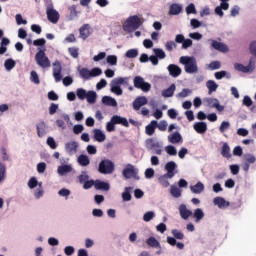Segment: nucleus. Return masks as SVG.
Listing matches in <instances>:
<instances>
[{
    "label": "nucleus",
    "mask_w": 256,
    "mask_h": 256,
    "mask_svg": "<svg viewBox=\"0 0 256 256\" xmlns=\"http://www.w3.org/2000/svg\"><path fill=\"white\" fill-rule=\"evenodd\" d=\"M179 63L184 65L185 73L193 75V73H197L199 71V67L197 66V59H195L193 56H181L179 58Z\"/></svg>",
    "instance_id": "1"
},
{
    "label": "nucleus",
    "mask_w": 256,
    "mask_h": 256,
    "mask_svg": "<svg viewBox=\"0 0 256 256\" xmlns=\"http://www.w3.org/2000/svg\"><path fill=\"white\" fill-rule=\"evenodd\" d=\"M35 61L37 66L41 67V69H49V67H51V60H49V57L45 54V50H39L36 53Z\"/></svg>",
    "instance_id": "2"
},
{
    "label": "nucleus",
    "mask_w": 256,
    "mask_h": 256,
    "mask_svg": "<svg viewBox=\"0 0 256 256\" xmlns=\"http://www.w3.org/2000/svg\"><path fill=\"white\" fill-rule=\"evenodd\" d=\"M98 171L102 175H111L115 171V163L109 159H104L99 163Z\"/></svg>",
    "instance_id": "3"
},
{
    "label": "nucleus",
    "mask_w": 256,
    "mask_h": 256,
    "mask_svg": "<svg viewBox=\"0 0 256 256\" xmlns=\"http://www.w3.org/2000/svg\"><path fill=\"white\" fill-rule=\"evenodd\" d=\"M122 175L126 179H136L139 181L141 178L139 177V169H137L132 164H127L124 170L122 171Z\"/></svg>",
    "instance_id": "4"
},
{
    "label": "nucleus",
    "mask_w": 256,
    "mask_h": 256,
    "mask_svg": "<svg viewBox=\"0 0 256 256\" xmlns=\"http://www.w3.org/2000/svg\"><path fill=\"white\" fill-rule=\"evenodd\" d=\"M141 25H143V22H141V18H139V16H131L126 21L125 31H137Z\"/></svg>",
    "instance_id": "5"
},
{
    "label": "nucleus",
    "mask_w": 256,
    "mask_h": 256,
    "mask_svg": "<svg viewBox=\"0 0 256 256\" xmlns=\"http://www.w3.org/2000/svg\"><path fill=\"white\" fill-rule=\"evenodd\" d=\"M46 15L48 21H50V23H53V25H57V23H59V19L61 16L59 15V12L53 7V3L49 4L46 7Z\"/></svg>",
    "instance_id": "6"
},
{
    "label": "nucleus",
    "mask_w": 256,
    "mask_h": 256,
    "mask_svg": "<svg viewBox=\"0 0 256 256\" xmlns=\"http://www.w3.org/2000/svg\"><path fill=\"white\" fill-rule=\"evenodd\" d=\"M134 87L136 89H141L144 93H148V91H151V85L149 82H145V79L141 76H136L133 79Z\"/></svg>",
    "instance_id": "7"
},
{
    "label": "nucleus",
    "mask_w": 256,
    "mask_h": 256,
    "mask_svg": "<svg viewBox=\"0 0 256 256\" xmlns=\"http://www.w3.org/2000/svg\"><path fill=\"white\" fill-rule=\"evenodd\" d=\"M52 67H53L52 71H53V77L55 79V82L59 83L61 81V79H63V75L61 74V71H63L61 62L56 60L55 62H53Z\"/></svg>",
    "instance_id": "8"
},
{
    "label": "nucleus",
    "mask_w": 256,
    "mask_h": 256,
    "mask_svg": "<svg viewBox=\"0 0 256 256\" xmlns=\"http://www.w3.org/2000/svg\"><path fill=\"white\" fill-rule=\"evenodd\" d=\"M205 103L207 107H210L212 109H217V111H225V106L219 104V99L217 98H206Z\"/></svg>",
    "instance_id": "9"
},
{
    "label": "nucleus",
    "mask_w": 256,
    "mask_h": 256,
    "mask_svg": "<svg viewBox=\"0 0 256 256\" xmlns=\"http://www.w3.org/2000/svg\"><path fill=\"white\" fill-rule=\"evenodd\" d=\"M164 169L166 171V175H169L170 177H175L177 173V163H175V161L167 162L164 166Z\"/></svg>",
    "instance_id": "10"
},
{
    "label": "nucleus",
    "mask_w": 256,
    "mask_h": 256,
    "mask_svg": "<svg viewBox=\"0 0 256 256\" xmlns=\"http://www.w3.org/2000/svg\"><path fill=\"white\" fill-rule=\"evenodd\" d=\"M209 41L211 42V47L216 51H220V53H227V51H229V47L224 43L213 39H210Z\"/></svg>",
    "instance_id": "11"
},
{
    "label": "nucleus",
    "mask_w": 256,
    "mask_h": 256,
    "mask_svg": "<svg viewBox=\"0 0 256 256\" xmlns=\"http://www.w3.org/2000/svg\"><path fill=\"white\" fill-rule=\"evenodd\" d=\"M178 211L180 213L181 219H184V221H187L189 217H193V211L189 210L185 204H181L178 208Z\"/></svg>",
    "instance_id": "12"
},
{
    "label": "nucleus",
    "mask_w": 256,
    "mask_h": 256,
    "mask_svg": "<svg viewBox=\"0 0 256 256\" xmlns=\"http://www.w3.org/2000/svg\"><path fill=\"white\" fill-rule=\"evenodd\" d=\"M167 69H168V72H169V76L174 77L175 79H176V77H179V75H181V73L183 72L181 67H179L175 64L168 65Z\"/></svg>",
    "instance_id": "13"
},
{
    "label": "nucleus",
    "mask_w": 256,
    "mask_h": 256,
    "mask_svg": "<svg viewBox=\"0 0 256 256\" xmlns=\"http://www.w3.org/2000/svg\"><path fill=\"white\" fill-rule=\"evenodd\" d=\"M147 97L145 96H139L133 101V109L134 111H139L143 105H147Z\"/></svg>",
    "instance_id": "14"
},
{
    "label": "nucleus",
    "mask_w": 256,
    "mask_h": 256,
    "mask_svg": "<svg viewBox=\"0 0 256 256\" xmlns=\"http://www.w3.org/2000/svg\"><path fill=\"white\" fill-rule=\"evenodd\" d=\"M79 149V143L72 141L65 144V151L68 155H75Z\"/></svg>",
    "instance_id": "15"
},
{
    "label": "nucleus",
    "mask_w": 256,
    "mask_h": 256,
    "mask_svg": "<svg viewBox=\"0 0 256 256\" xmlns=\"http://www.w3.org/2000/svg\"><path fill=\"white\" fill-rule=\"evenodd\" d=\"M214 205H216L219 209H227L229 207L230 203L229 201L225 200L223 197H215L213 199Z\"/></svg>",
    "instance_id": "16"
},
{
    "label": "nucleus",
    "mask_w": 256,
    "mask_h": 256,
    "mask_svg": "<svg viewBox=\"0 0 256 256\" xmlns=\"http://www.w3.org/2000/svg\"><path fill=\"white\" fill-rule=\"evenodd\" d=\"M71 171H73V166L70 164L61 165L57 168V173L60 177H65V175H67V173H71Z\"/></svg>",
    "instance_id": "17"
},
{
    "label": "nucleus",
    "mask_w": 256,
    "mask_h": 256,
    "mask_svg": "<svg viewBox=\"0 0 256 256\" xmlns=\"http://www.w3.org/2000/svg\"><path fill=\"white\" fill-rule=\"evenodd\" d=\"M93 133L94 141H97L98 143H103V141L107 139V136L105 135V133H103V130L101 129H94Z\"/></svg>",
    "instance_id": "18"
},
{
    "label": "nucleus",
    "mask_w": 256,
    "mask_h": 256,
    "mask_svg": "<svg viewBox=\"0 0 256 256\" xmlns=\"http://www.w3.org/2000/svg\"><path fill=\"white\" fill-rule=\"evenodd\" d=\"M95 189L96 191H109L111 185L108 182H103L101 180H95Z\"/></svg>",
    "instance_id": "19"
},
{
    "label": "nucleus",
    "mask_w": 256,
    "mask_h": 256,
    "mask_svg": "<svg viewBox=\"0 0 256 256\" xmlns=\"http://www.w3.org/2000/svg\"><path fill=\"white\" fill-rule=\"evenodd\" d=\"M161 142H159V141H157V140H155V139H153V138H148V139H146V141H145V147H146V149L148 150V151H151V150H153V149H155V148H159L160 146H159V144H160Z\"/></svg>",
    "instance_id": "20"
},
{
    "label": "nucleus",
    "mask_w": 256,
    "mask_h": 256,
    "mask_svg": "<svg viewBox=\"0 0 256 256\" xmlns=\"http://www.w3.org/2000/svg\"><path fill=\"white\" fill-rule=\"evenodd\" d=\"M77 163L80 165V167H89L91 160L89 159V156L81 154L77 158Z\"/></svg>",
    "instance_id": "21"
},
{
    "label": "nucleus",
    "mask_w": 256,
    "mask_h": 256,
    "mask_svg": "<svg viewBox=\"0 0 256 256\" xmlns=\"http://www.w3.org/2000/svg\"><path fill=\"white\" fill-rule=\"evenodd\" d=\"M38 137H45L47 135V124L40 122L36 125Z\"/></svg>",
    "instance_id": "22"
},
{
    "label": "nucleus",
    "mask_w": 256,
    "mask_h": 256,
    "mask_svg": "<svg viewBox=\"0 0 256 256\" xmlns=\"http://www.w3.org/2000/svg\"><path fill=\"white\" fill-rule=\"evenodd\" d=\"M168 141L175 145L177 143H181V141H183V137L181 136V133L174 132L173 134L168 135Z\"/></svg>",
    "instance_id": "23"
},
{
    "label": "nucleus",
    "mask_w": 256,
    "mask_h": 256,
    "mask_svg": "<svg viewBox=\"0 0 256 256\" xmlns=\"http://www.w3.org/2000/svg\"><path fill=\"white\" fill-rule=\"evenodd\" d=\"M102 103L107 107H117V100L111 96H103Z\"/></svg>",
    "instance_id": "24"
},
{
    "label": "nucleus",
    "mask_w": 256,
    "mask_h": 256,
    "mask_svg": "<svg viewBox=\"0 0 256 256\" xmlns=\"http://www.w3.org/2000/svg\"><path fill=\"white\" fill-rule=\"evenodd\" d=\"M112 118L114 119V123H116V125H123V127H129V120H127V118L119 115H114L112 116Z\"/></svg>",
    "instance_id": "25"
},
{
    "label": "nucleus",
    "mask_w": 256,
    "mask_h": 256,
    "mask_svg": "<svg viewBox=\"0 0 256 256\" xmlns=\"http://www.w3.org/2000/svg\"><path fill=\"white\" fill-rule=\"evenodd\" d=\"M192 216L195 219V223H201V220L205 217V212H203V209L197 208L192 212Z\"/></svg>",
    "instance_id": "26"
},
{
    "label": "nucleus",
    "mask_w": 256,
    "mask_h": 256,
    "mask_svg": "<svg viewBox=\"0 0 256 256\" xmlns=\"http://www.w3.org/2000/svg\"><path fill=\"white\" fill-rule=\"evenodd\" d=\"M110 91L118 96L123 95V89H121V86H119L118 83L113 80L110 82Z\"/></svg>",
    "instance_id": "27"
},
{
    "label": "nucleus",
    "mask_w": 256,
    "mask_h": 256,
    "mask_svg": "<svg viewBox=\"0 0 256 256\" xmlns=\"http://www.w3.org/2000/svg\"><path fill=\"white\" fill-rule=\"evenodd\" d=\"M193 127L196 133L203 134L207 131V123L205 122H196L194 123Z\"/></svg>",
    "instance_id": "28"
},
{
    "label": "nucleus",
    "mask_w": 256,
    "mask_h": 256,
    "mask_svg": "<svg viewBox=\"0 0 256 256\" xmlns=\"http://www.w3.org/2000/svg\"><path fill=\"white\" fill-rule=\"evenodd\" d=\"M206 87L208 89V95L215 93V91H217V89H219V85L214 80H208L206 82Z\"/></svg>",
    "instance_id": "29"
},
{
    "label": "nucleus",
    "mask_w": 256,
    "mask_h": 256,
    "mask_svg": "<svg viewBox=\"0 0 256 256\" xmlns=\"http://www.w3.org/2000/svg\"><path fill=\"white\" fill-rule=\"evenodd\" d=\"M155 129H157V120H152L145 128L146 135L151 137L155 133Z\"/></svg>",
    "instance_id": "30"
},
{
    "label": "nucleus",
    "mask_w": 256,
    "mask_h": 256,
    "mask_svg": "<svg viewBox=\"0 0 256 256\" xmlns=\"http://www.w3.org/2000/svg\"><path fill=\"white\" fill-rule=\"evenodd\" d=\"M190 190L195 195H200V193H203V191H205V185L202 182H198L194 186H190Z\"/></svg>",
    "instance_id": "31"
},
{
    "label": "nucleus",
    "mask_w": 256,
    "mask_h": 256,
    "mask_svg": "<svg viewBox=\"0 0 256 256\" xmlns=\"http://www.w3.org/2000/svg\"><path fill=\"white\" fill-rule=\"evenodd\" d=\"M87 103L90 105H94V103H97V92L90 90L88 91V94L86 95Z\"/></svg>",
    "instance_id": "32"
},
{
    "label": "nucleus",
    "mask_w": 256,
    "mask_h": 256,
    "mask_svg": "<svg viewBox=\"0 0 256 256\" xmlns=\"http://www.w3.org/2000/svg\"><path fill=\"white\" fill-rule=\"evenodd\" d=\"M131 191H133V187L131 186L124 188V192L122 193V200L124 202L131 201V199L133 198L131 196Z\"/></svg>",
    "instance_id": "33"
},
{
    "label": "nucleus",
    "mask_w": 256,
    "mask_h": 256,
    "mask_svg": "<svg viewBox=\"0 0 256 256\" xmlns=\"http://www.w3.org/2000/svg\"><path fill=\"white\" fill-rule=\"evenodd\" d=\"M222 157H225V159H231V148L229 147V144L224 143L221 150Z\"/></svg>",
    "instance_id": "34"
},
{
    "label": "nucleus",
    "mask_w": 256,
    "mask_h": 256,
    "mask_svg": "<svg viewBox=\"0 0 256 256\" xmlns=\"http://www.w3.org/2000/svg\"><path fill=\"white\" fill-rule=\"evenodd\" d=\"M169 179H173V176H169L168 174H164L158 178V181L162 187H169Z\"/></svg>",
    "instance_id": "35"
},
{
    "label": "nucleus",
    "mask_w": 256,
    "mask_h": 256,
    "mask_svg": "<svg viewBox=\"0 0 256 256\" xmlns=\"http://www.w3.org/2000/svg\"><path fill=\"white\" fill-rule=\"evenodd\" d=\"M183 11L181 4H172L170 6L169 15H179Z\"/></svg>",
    "instance_id": "36"
},
{
    "label": "nucleus",
    "mask_w": 256,
    "mask_h": 256,
    "mask_svg": "<svg viewBox=\"0 0 256 256\" xmlns=\"http://www.w3.org/2000/svg\"><path fill=\"white\" fill-rule=\"evenodd\" d=\"M176 86L175 84H171L170 87L162 91V97H173L175 93Z\"/></svg>",
    "instance_id": "37"
},
{
    "label": "nucleus",
    "mask_w": 256,
    "mask_h": 256,
    "mask_svg": "<svg viewBox=\"0 0 256 256\" xmlns=\"http://www.w3.org/2000/svg\"><path fill=\"white\" fill-rule=\"evenodd\" d=\"M79 33H80V38L81 39H87V37H89V24H84L80 29H79Z\"/></svg>",
    "instance_id": "38"
},
{
    "label": "nucleus",
    "mask_w": 256,
    "mask_h": 256,
    "mask_svg": "<svg viewBox=\"0 0 256 256\" xmlns=\"http://www.w3.org/2000/svg\"><path fill=\"white\" fill-rule=\"evenodd\" d=\"M146 243H147V245H149V247H153L154 249H161V243H159L155 239V237L148 238Z\"/></svg>",
    "instance_id": "39"
},
{
    "label": "nucleus",
    "mask_w": 256,
    "mask_h": 256,
    "mask_svg": "<svg viewBox=\"0 0 256 256\" xmlns=\"http://www.w3.org/2000/svg\"><path fill=\"white\" fill-rule=\"evenodd\" d=\"M214 77L217 80H221L224 77H226V79H231V74L225 70L219 71V72H215L214 73Z\"/></svg>",
    "instance_id": "40"
},
{
    "label": "nucleus",
    "mask_w": 256,
    "mask_h": 256,
    "mask_svg": "<svg viewBox=\"0 0 256 256\" xmlns=\"http://www.w3.org/2000/svg\"><path fill=\"white\" fill-rule=\"evenodd\" d=\"M43 195H45V190H43V182H40L39 187L34 191V197L39 200Z\"/></svg>",
    "instance_id": "41"
},
{
    "label": "nucleus",
    "mask_w": 256,
    "mask_h": 256,
    "mask_svg": "<svg viewBox=\"0 0 256 256\" xmlns=\"http://www.w3.org/2000/svg\"><path fill=\"white\" fill-rule=\"evenodd\" d=\"M79 75L82 79H85V81L91 79V71L87 68L80 69Z\"/></svg>",
    "instance_id": "42"
},
{
    "label": "nucleus",
    "mask_w": 256,
    "mask_h": 256,
    "mask_svg": "<svg viewBox=\"0 0 256 256\" xmlns=\"http://www.w3.org/2000/svg\"><path fill=\"white\" fill-rule=\"evenodd\" d=\"M113 82L117 83L119 86L124 85L125 87L129 86V78L128 77H118L112 80Z\"/></svg>",
    "instance_id": "43"
},
{
    "label": "nucleus",
    "mask_w": 256,
    "mask_h": 256,
    "mask_svg": "<svg viewBox=\"0 0 256 256\" xmlns=\"http://www.w3.org/2000/svg\"><path fill=\"white\" fill-rule=\"evenodd\" d=\"M243 162L247 163L248 165H253L256 162V157L253 154H244Z\"/></svg>",
    "instance_id": "44"
},
{
    "label": "nucleus",
    "mask_w": 256,
    "mask_h": 256,
    "mask_svg": "<svg viewBox=\"0 0 256 256\" xmlns=\"http://www.w3.org/2000/svg\"><path fill=\"white\" fill-rule=\"evenodd\" d=\"M87 94V90L83 88H78L76 90V96L78 97V99H80V101H85V99H87Z\"/></svg>",
    "instance_id": "45"
},
{
    "label": "nucleus",
    "mask_w": 256,
    "mask_h": 256,
    "mask_svg": "<svg viewBox=\"0 0 256 256\" xmlns=\"http://www.w3.org/2000/svg\"><path fill=\"white\" fill-rule=\"evenodd\" d=\"M15 65H16L15 60H13L11 58L5 60V62H4V67H5L6 71H12V69H15Z\"/></svg>",
    "instance_id": "46"
},
{
    "label": "nucleus",
    "mask_w": 256,
    "mask_h": 256,
    "mask_svg": "<svg viewBox=\"0 0 256 256\" xmlns=\"http://www.w3.org/2000/svg\"><path fill=\"white\" fill-rule=\"evenodd\" d=\"M170 193L175 199H179V197H181V189L175 185L171 186Z\"/></svg>",
    "instance_id": "47"
},
{
    "label": "nucleus",
    "mask_w": 256,
    "mask_h": 256,
    "mask_svg": "<svg viewBox=\"0 0 256 256\" xmlns=\"http://www.w3.org/2000/svg\"><path fill=\"white\" fill-rule=\"evenodd\" d=\"M164 151H166L167 155H170V157H175L177 155V148L173 145L166 146Z\"/></svg>",
    "instance_id": "48"
},
{
    "label": "nucleus",
    "mask_w": 256,
    "mask_h": 256,
    "mask_svg": "<svg viewBox=\"0 0 256 256\" xmlns=\"http://www.w3.org/2000/svg\"><path fill=\"white\" fill-rule=\"evenodd\" d=\"M79 17V12H77V6L73 5L70 7V15H69V21H73L74 19H77Z\"/></svg>",
    "instance_id": "49"
},
{
    "label": "nucleus",
    "mask_w": 256,
    "mask_h": 256,
    "mask_svg": "<svg viewBox=\"0 0 256 256\" xmlns=\"http://www.w3.org/2000/svg\"><path fill=\"white\" fill-rule=\"evenodd\" d=\"M154 56L158 59H165L167 57V54H165V51L160 48H154L153 49Z\"/></svg>",
    "instance_id": "50"
},
{
    "label": "nucleus",
    "mask_w": 256,
    "mask_h": 256,
    "mask_svg": "<svg viewBox=\"0 0 256 256\" xmlns=\"http://www.w3.org/2000/svg\"><path fill=\"white\" fill-rule=\"evenodd\" d=\"M116 122L115 119L113 118V116L111 117L110 121L107 122L106 124V130L108 131V133H113V131H115V126H116Z\"/></svg>",
    "instance_id": "51"
},
{
    "label": "nucleus",
    "mask_w": 256,
    "mask_h": 256,
    "mask_svg": "<svg viewBox=\"0 0 256 256\" xmlns=\"http://www.w3.org/2000/svg\"><path fill=\"white\" fill-rule=\"evenodd\" d=\"M138 55H139V50L137 49H130L125 53V57H127V59H135Z\"/></svg>",
    "instance_id": "52"
},
{
    "label": "nucleus",
    "mask_w": 256,
    "mask_h": 256,
    "mask_svg": "<svg viewBox=\"0 0 256 256\" xmlns=\"http://www.w3.org/2000/svg\"><path fill=\"white\" fill-rule=\"evenodd\" d=\"M30 81L32 83H35V85H39V83H41V80H39V74H37V71L33 70L30 72Z\"/></svg>",
    "instance_id": "53"
},
{
    "label": "nucleus",
    "mask_w": 256,
    "mask_h": 256,
    "mask_svg": "<svg viewBox=\"0 0 256 256\" xmlns=\"http://www.w3.org/2000/svg\"><path fill=\"white\" fill-rule=\"evenodd\" d=\"M171 233L175 239H179L180 241L185 239V234L181 230L173 229Z\"/></svg>",
    "instance_id": "54"
},
{
    "label": "nucleus",
    "mask_w": 256,
    "mask_h": 256,
    "mask_svg": "<svg viewBox=\"0 0 256 256\" xmlns=\"http://www.w3.org/2000/svg\"><path fill=\"white\" fill-rule=\"evenodd\" d=\"M234 69L236 71H239L240 73H249V70L247 69V66L241 64V63H235Z\"/></svg>",
    "instance_id": "55"
},
{
    "label": "nucleus",
    "mask_w": 256,
    "mask_h": 256,
    "mask_svg": "<svg viewBox=\"0 0 256 256\" xmlns=\"http://www.w3.org/2000/svg\"><path fill=\"white\" fill-rule=\"evenodd\" d=\"M155 219V212L153 211H148L143 215V221H145V223H149V221Z\"/></svg>",
    "instance_id": "56"
},
{
    "label": "nucleus",
    "mask_w": 256,
    "mask_h": 256,
    "mask_svg": "<svg viewBox=\"0 0 256 256\" xmlns=\"http://www.w3.org/2000/svg\"><path fill=\"white\" fill-rule=\"evenodd\" d=\"M5 173H7V168L3 162H0V183L5 181Z\"/></svg>",
    "instance_id": "57"
},
{
    "label": "nucleus",
    "mask_w": 256,
    "mask_h": 256,
    "mask_svg": "<svg viewBox=\"0 0 256 256\" xmlns=\"http://www.w3.org/2000/svg\"><path fill=\"white\" fill-rule=\"evenodd\" d=\"M221 67V62L220 61H212L208 65L209 71H217Z\"/></svg>",
    "instance_id": "58"
},
{
    "label": "nucleus",
    "mask_w": 256,
    "mask_h": 256,
    "mask_svg": "<svg viewBox=\"0 0 256 256\" xmlns=\"http://www.w3.org/2000/svg\"><path fill=\"white\" fill-rule=\"evenodd\" d=\"M39 183L41 182L37 181V178L32 177L28 181V187L29 189H35L37 186L39 187Z\"/></svg>",
    "instance_id": "59"
},
{
    "label": "nucleus",
    "mask_w": 256,
    "mask_h": 256,
    "mask_svg": "<svg viewBox=\"0 0 256 256\" xmlns=\"http://www.w3.org/2000/svg\"><path fill=\"white\" fill-rule=\"evenodd\" d=\"M79 183L83 184L86 181H89V174H87V171H82L81 174L78 176Z\"/></svg>",
    "instance_id": "60"
},
{
    "label": "nucleus",
    "mask_w": 256,
    "mask_h": 256,
    "mask_svg": "<svg viewBox=\"0 0 256 256\" xmlns=\"http://www.w3.org/2000/svg\"><path fill=\"white\" fill-rule=\"evenodd\" d=\"M58 195L60 197H65L66 199H69V195H71V190L67 188H62L58 191Z\"/></svg>",
    "instance_id": "61"
},
{
    "label": "nucleus",
    "mask_w": 256,
    "mask_h": 256,
    "mask_svg": "<svg viewBox=\"0 0 256 256\" xmlns=\"http://www.w3.org/2000/svg\"><path fill=\"white\" fill-rule=\"evenodd\" d=\"M242 105H244L245 107H251L253 106V100L250 96L246 95L243 97Z\"/></svg>",
    "instance_id": "62"
},
{
    "label": "nucleus",
    "mask_w": 256,
    "mask_h": 256,
    "mask_svg": "<svg viewBox=\"0 0 256 256\" xmlns=\"http://www.w3.org/2000/svg\"><path fill=\"white\" fill-rule=\"evenodd\" d=\"M47 145L50 147V149H57V142H55V138L49 136L46 141Z\"/></svg>",
    "instance_id": "63"
},
{
    "label": "nucleus",
    "mask_w": 256,
    "mask_h": 256,
    "mask_svg": "<svg viewBox=\"0 0 256 256\" xmlns=\"http://www.w3.org/2000/svg\"><path fill=\"white\" fill-rule=\"evenodd\" d=\"M106 61L109 65H117V56L109 55L107 56Z\"/></svg>",
    "instance_id": "64"
}]
</instances>
